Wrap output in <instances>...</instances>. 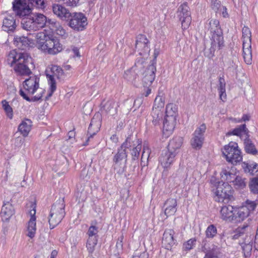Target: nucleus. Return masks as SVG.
Returning <instances> with one entry per match:
<instances>
[{
	"instance_id": "1",
	"label": "nucleus",
	"mask_w": 258,
	"mask_h": 258,
	"mask_svg": "<svg viewBox=\"0 0 258 258\" xmlns=\"http://www.w3.org/2000/svg\"><path fill=\"white\" fill-rule=\"evenodd\" d=\"M31 59V57L27 53L13 50L9 53L7 60L17 74L28 76L32 73L29 68Z\"/></svg>"
},
{
	"instance_id": "2",
	"label": "nucleus",
	"mask_w": 258,
	"mask_h": 258,
	"mask_svg": "<svg viewBox=\"0 0 258 258\" xmlns=\"http://www.w3.org/2000/svg\"><path fill=\"white\" fill-rule=\"evenodd\" d=\"M37 47L44 53L54 55L62 50L59 42L50 37L44 32H39L33 34Z\"/></svg>"
},
{
	"instance_id": "3",
	"label": "nucleus",
	"mask_w": 258,
	"mask_h": 258,
	"mask_svg": "<svg viewBox=\"0 0 258 258\" xmlns=\"http://www.w3.org/2000/svg\"><path fill=\"white\" fill-rule=\"evenodd\" d=\"M24 90H20V94L27 101H36L42 97L43 90L39 88V78L33 76L23 82Z\"/></svg>"
},
{
	"instance_id": "4",
	"label": "nucleus",
	"mask_w": 258,
	"mask_h": 258,
	"mask_svg": "<svg viewBox=\"0 0 258 258\" xmlns=\"http://www.w3.org/2000/svg\"><path fill=\"white\" fill-rule=\"evenodd\" d=\"M64 207L63 199H59L52 206L48 217L50 229L54 228L64 218L66 214Z\"/></svg>"
},
{
	"instance_id": "5",
	"label": "nucleus",
	"mask_w": 258,
	"mask_h": 258,
	"mask_svg": "<svg viewBox=\"0 0 258 258\" xmlns=\"http://www.w3.org/2000/svg\"><path fill=\"white\" fill-rule=\"evenodd\" d=\"M214 192L216 195V201L218 202L227 203L233 199L232 187L227 182H218Z\"/></svg>"
},
{
	"instance_id": "6",
	"label": "nucleus",
	"mask_w": 258,
	"mask_h": 258,
	"mask_svg": "<svg viewBox=\"0 0 258 258\" xmlns=\"http://www.w3.org/2000/svg\"><path fill=\"white\" fill-rule=\"evenodd\" d=\"M242 38L243 40V57L245 62L247 64H250L252 63L251 32L247 27L244 26L242 28Z\"/></svg>"
},
{
	"instance_id": "7",
	"label": "nucleus",
	"mask_w": 258,
	"mask_h": 258,
	"mask_svg": "<svg viewBox=\"0 0 258 258\" xmlns=\"http://www.w3.org/2000/svg\"><path fill=\"white\" fill-rule=\"evenodd\" d=\"M222 153L226 160L233 164L242 160L241 152L238 149L237 144L235 142H230L228 145L225 146Z\"/></svg>"
},
{
	"instance_id": "8",
	"label": "nucleus",
	"mask_w": 258,
	"mask_h": 258,
	"mask_svg": "<svg viewBox=\"0 0 258 258\" xmlns=\"http://www.w3.org/2000/svg\"><path fill=\"white\" fill-rule=\"evenodd\" d=\"M250 229V227L248 225H243L242 227H238L232 236V239H236L240 238L239 241V244L240 245L253 244V236L248 233Z\"/></svg>"
},
{
	"instance_id": "9",
	"label": "nucleus",
	"mask_w": 258,
	"mask_h": 258,
	"mask_svg": "<svg viewBox=\"0 0 258 258\" xmlns=\"http://www.w3.org/2000/svg\"><path fill=\"white\" fill-rule=\"evenodd\" d=\"M51 74H47V77L48 79L50 89L46 99H48L51 97L53 92L56 90V82L54 78L60 79L63 75V70L61 68L57 66L51 65L50 68Z\"/></svg>"
},
{
	"instance_id": "10",
	"label": "nucleus",
	"mask_w": 258,
	"mask_h": 258,
	"mask_svg": "<svg viewBox=\"0 0 258 258\" xmlns=\"http://www.w3.org/2000/svg\"><path fill=\"white\" fill-rule=\"evenodd\" d=\"M69 20L70 21L69 26L77 31L84 30L88 24L87 18L81 13H71V16Z\"/></svg>"
},
{
	"instance_id": "11",
	"label": "nucleus",
	"mask_w": 258,
	"mask_h": 258,
	"mask_svg": "<svg viewBox=\"0 0 258 258\" xmlns=\"http://www.w3.org/2000/svg\"><path fill=\"white\" fill-rule=\"evenodd\" d=\"M177 14L181 21L182 28L184 29H187L190 24L191 18L189 8L186 3H183L179 7Z\"/></svg>"
},
{
	"instance_id": "12",
	"label": "nucleus",
	"mask_w": 258,
	"mask_h": 258,
	"mask_svg": "<svg viewBox=\"0 0 258 258\" xmlns=\"http://www.w3.org/2000/svg\"><path fill=\"white\" fill-rule=\"evenodd\" d=\"M206 129V125L203 123L195 131L190 142L193 148L199 150L202 148L204 140V134Z\"/></svg>"
},
{
	"instance_id": "13",
	"label": "nucleus",
	"mask_w": 258,
	"mask_h": 258,
	"mask_svg": "<svg viewBox=\"0 0 258 258\" xmlns=\"http://www.w3.org/2000/svg\"><path fill=\"white\" fill-rule=\"evenodd\" d=\"M13 4L14 11L20 17L27 16L31 13V9L25 0H15Z\"/></svg>"
},
{
	"instance_id": "14",
	"label": "nucleus",
	"mask_w": 258,
	"mask_h": 258,
	"mask_svg": "<svg viewBox=\"0 0 258 258\" xmlns=\"http://www.w3.org/2000/svg\"><path fill=\"white\" fill-rule=\"evenodd\" d=\"M149 40L146 36L139 35L136 40V50L139 54L143 56H147L150 52L149 47Z\"/></svg>"
},
{
	"instance_id": "15",
	"label": "nucleus",
	"mask_w": 258,
	"mask_h": 258,
	"mask_svg": "<svg viewBox=\"0 0 258 258\" xmlns=\"http://www.w3.org/2000/svg\"><path fill=\"white\" fill-rule=\"evenodd\" d=\"M211 46L210 48V55L208 56L211 57L214 56L216 49H220L224 46V39L222 34H215L211 35Z\"/></svg>"
},
{
	"instance_id": "16",
	"label": "nucleus",
	"mask_w": 258,
	"mask_h": 258,
	"mask_svg": "<svg viewBox=\"0 0 258 258\" xmlns=\"http://www.w3.org/2000/svg\"><path fill=\"white\" fill-rule=\"evenodd\" d=\"M35 214V207L33 205L32 209L29 211L31 217L28 222L26 233V235L31 238H33L35 236L36 231Z\"/></svg>"
},
{
	"instance_id": "17",
	"label": "nucleus",
	"mask_w": 258,
	"mask_h": 258,
	"mask_svg": "<svg viewBox=\"0 0 258 258\" xmlns=\"http://www.w3.org/2000/svg\"><path fill=\"white\" fill-rule=\"evenodd\" d=\"M101 125V116L100 114L97 113L92 118L88 130L89 135L88 140L100 130Z\"/></svg>"
},
{
	"instance_id": "18",
	"label": "nucleus",
	"mask_w": 258,
	"mask_h": 258,
	"mask_svg": "<svg viewBox=\"0 0 258 258\" xmlns=\"http://www.w3.org/2000/svg\"><path fill=\"white\" fill-rule=\"evenodd\" d=\"M156 71V67L153 63L145 71L143 78V83L145 87H149L152 84L155 78Z\"/></svg>"
},
{
	"instance_id": "19",
	"label": "nucleus",
	"mask_w": 258,
	"mask_h": 258,
	"mask_svg": "<svg viewBox=\"0 0 258 258\" xmlns=\"http://www.w3.org/2000/svg\"><path fill=\"white\" fill-rule=\"evenodd\" d=\"M176 155L174 152L168 149L162 152L159 158V162L164 168H168L174 162Z\"/></svg>"
},
{
	"instance_id": "20",
	"label": "nucleus",
	"mask_w": 258,
	"mask_h": 258,
	"mask_svg": "<svg viewBox=\"0 0 258 258\" xmlns=\"http://www.w3.org/2000/svg\"><path fill=\"white\" fill-rule=\"evenodd\" d=\"M235 207L231 205L223 206L220 210V218L227 222H234Z\"/></svg>"
},
{
	"instance_id": "21",
	"label": "nucleus",
	"mask_w": 258,
	"mask_h": 258,
	"mask_svg": "<svg viewBox=\"0 0 258 258\" xmlns=\"http://www.w3.org/2000/svg\"><path fill=\"white\" fill-rule=\"evenodd\" d=\"M118 105L111 99L103 100L101 104V111L110 115H114L117 113Z\"/></svg>"
},
{
	"instance_id": "22",
	"label": "nucleus",
	"mask_w": 258,
	"mask_h": 258,
	"mask_svg": "<svg viewBox=\"0 0 258 258\" xmlns=\"http://www.w3.org/2000/svg\"><path fill=\"white\" fill-rule=\"evenodd\" d=\"M14 44L18 48L25 50L29 47H32L35 43L27 37L17 36L14 38Z\"/></svg>"
},
{
	"instance_id": "23",
	"label": "nucleus",
	"mask_w": 258,
	"mask_h": 258,
	"mask_svg": "<svg viewBox=\"0 0 258 258\" xmlns=\"http://www.w3.org/2000/svg\"><path fill=\"white\" fill-rule=\"evenodd\" d=\"M47 26L53 32H55L57 35L60 36L63 38H66L68 35L66 30L59 22L49 19L47 21Z\"/></svg>"
},
{
	"instance_id": "24",
	"label": "nucleus",
	"mask_w": 258,
	"mask_h": 258,
	"mask_svg": "<svg viewBox=\"0 0 258 258\" xmlns=\"http://www.w3.org/2000/svg\"><path fill=\"white\" fill-rule=\"evenodd\" d=\"M16 20L12 15L6 16L3 20L2 29L9 33L14 32L17 27Z\"/></svg>"
},
{
	"instance_id": "25",
	"label": "nucleus",
	"mask_w": 258,
	"mask_h": 258,
	"mask_svg": "<svg viewBox=\"0 0 258 258\" xmlns=\"http://www.w3.org/2000/svg\"><path fill=\"white\" fill-rule=\"evenodd\" d=\"M53 13L58 17L65 20H69L71 13L66 8L59 4H53L52 6Z\"/></svg>"
},
{
	"instance_id": "26",
	"label": "nucleus",
	"mask_w": 258,
	"mask_h": 258,
	"mask_svg": "<svg viewBox=\"0 0 258 258\" xmlns=\"http://www.w3.org/2000/svg\"><path fill=\"white\" fill-rule=\"evenodd\" d=\"M14 213V209L12 205L8 202L4 203L0 213L2 221H8Z\"/></svg>"
},
{
	"instance_id": "27",
	"label": "nucleus",
	"mask_w": 258,
	"mask_h": 258,
	"mask_svg": "<svg viewBox=\"0 0 258 258\" xmlns=\"http://www.w3.org/2000/svg\"><path fill=\"white\" fill-rule=\"evenodd\" d=\"M172 229H167L164 231L162 238V244L166 249H170L174 244V234Z\"/></svg>"
},
{
	"instance_id": "28",
	"label": "nucleus",
	"mask_w": 258,
	"mask_h": 258,
	"mask_svg": "<svg viewBox=\"0 0 258 258\" xmlns=\"http://www.w3.org/2000/svg\"><path fill=\"white\" fill-rule=\"evenodd\" d=\"M177 203L175 199L169 198L164 203V214L166 216L173 215L177 210Z\"/></svg>"
},
{
	"instance_id": "29",
	"label": "nucleus",
	"mask_w": 258,
	"mask_h": 258,
	"mask_svg": "<svg viewBox=\"0 0 258 258\" xmlns=\"http://www.w3.org/2000/svg\"><path fill=\"white\" fill-rule=\"evenodd\" d=\"M176 118L172 117H165L163 122V134L166 136H169L173 131L176 124Z\"/></svg>"
},
{
	"instance_id": "30",
	"label": "nucleus",
	"mask_w": 258,
	"mask_h": 258,
	"mask_svg": "<svg viewBox=\"0 0 258 258\" xmlns=\"http://www.w3.org/2000/svg\"><path fill=\"white\" fill-rule=\"evenodd\" d=\"M249 210L245 207H235L234 222H240L244 220L249 215Z\"/></svg>"
},
{
	"instance_id": "31",
	"label": "nucleus",
	"mask_w": 258,
	"mask_h": 258,
	"mask_svg": "<svg viewBox=\"0 0 258 258\" xmlns=\"http://www.w3.org/2000/svg\"><path fill=\"white\" fill-rule=\"evenodd\" d=\"M183 138L180 137H175L170 141L168 149L177 154L183 143Z\"/></svg>"
},
{
	"instance_id": "32",
	"label": "nucleus",
	"mask_w": 258,
	"mask_h": 258,
	"mask_svg": "<svg viewBox=\"0 0 258 258\" xmlns=\"http://www.w3.org/2000/svg\"><path fill=\"white\" fill-rule=\"evenodd\" d=\"M21 25L23 29L27 31H36L32 15L24 17L22 20Z\"/></svg>"
},
{
	"instance_id": "33",
	"label": "nucleus",
	"mask_w": 258,
	"mask_h": 258,
	"mask_svg": "<svg viewBox=\"0 0 258 258\" xmlns=\"http://www.w3.org/2000/svg\"><path fill=\"white\" fill-rule=\"evenodd\" d=\"M32 17L34 19V23L35 24L36 30H38L42 28L45 25H47L46 17L43 14L37 13L32 14Z\"/></svg>"
},
{
	"instance_id": "34",
	"label": "nucleus",
	"mask_w": 258,
	"mask_h": 258,
	"mask_svg": "<svg viewBox=\"0 0 258 258\" xmlns=\"http://www.w3.org/2000/svg\"><path fill=\"white\" fill-rule=\"evenodd\" d=\"M202 250L206 252L205 258H218L219 248L217 246L212 245V247H207L205 243L202 247Z\"/></svg>"
},
{
	"instance_id": "35",
	"label": "nucleus",
	"mask_w": 258,
	"mask_h": 258,
	"mask_svg": "<svg viewBox=\"0 0 258 258\" xmlns=\"http://www.w3.org/2000/svg\"><path fill=\"white\" fill-rule=\"evenodd\" d=\"M32 122L30 119H25L22 121L18 127L19 131L25 137L28 135L31 130Z\"/></svg>"
},
{
	"instance_id": "36",
	"label": "nucleus",
	"mask_w": 258,
	"mask_h": 258,
	"mask_svg": "<svg viewBox=\"0 0 258 258\" xmlns=\"http://www.w3.org/2000/svg\"><path fill=\"white\" fill-rule=\"evenodd\" d=\"M231 170H232V169H230L229 167L222 168L220 173L221 181H227L228 183L233 181L235 175Z\"/></svg>"
},
{
	"instance_id": "37",
	"label": "nucleus",
	"mask_w": 258,
	"mask_h": 258,
	"mask_svg": "<svg viewBox=\"0 0 258 258\" xmlns=\"http://www.w3.org/2000/svg\"><path fill=\"white\" fill-rule=\"evenodd\" d=\"M208 30L211 35L215 34H222V31L219 25V22L216 19H211L208 24Z\"/></svg>"
},
{
	"instance_id": "38",
	"label": "nucleus",
	"mask_w": 258,
	"mask_h": 258,
	"mask_svg": "<svg viewBox=\"0 0 258 258\" xmlns=\"http://www.w3.org/2000/svg\"><path fill=\"white\" fill-rule=\"evenodd\" d=\"M127 154L124 149H120L118 150L117 153L115 155L113 158V162L114 163V168H115L117 165L121 164L122 161L124 160H126Z\"/></svg>"
},
{
	"instance_id": "39",
	"label": "nucleus",
	"mask_w": 258,
	"mask_h": 258,
	"mask_svg": "<svg viewBox=\"0 0 258 258\" xmlns=\"http://www.w3.org/2000/svg\"><path fill=\"white\" fill-rule=\"evenodd\" d=\"M151 115L152 118V121L156 125L162 119L163 115V110H160L158 108H153Z\"/></svg>"
},
{
	"instance_id": "40",
	"label": "nucleus",
	"mask_w": 258,
	"mask_h": 258,
	"mask_svg": "<svg viewBox=\"0 0 258 258\" xmlns=\"http://www.w3.org/2000/svg\"><path fill=\"white\" fill-rule=\"evenodd\" d=\"M177 112V107L176 105L173 103H169L167 105L166 108V117H172L176 118Z\"/></svg>"
},
{
	"instance_id": "41",
	"label": "nucleus",
	"mask_w": 258,
	"mask_h": 258,
	"mask_svg": "<svg viewBox=\"0 0 258 258\" xmlns=\"http://www.w3.org/2000/svg\"><path fill=\"white\" fill-rule=\"evenodd\" d=\"M136 143L133 145V150L132 152V155L133 159L135 160L138 159L140 151L142 148V141L141 140H136Z\"/></svg>"
},
{
	"instance_id": "42",
	"label": "nucleus",
	"mask_w": 258,
	"mask_h": 258,
	"mask_svg": "<svg viewBox=\"0 0 258 258\" xmlns=\"http://www.w3.org/2000/svg\"><path fill=\"white\" fill-rule=\"evenodd\" d=\"M249 186L251 192L257 195L256 200H258V178H253L249 182Z\"/></svg>"
},
{
	"instance_id": "43",
	"label": "nucleus",
	"mask_w": 258,
	"mask_h": 258,
	"mask_svg": "<svg viewBox=\"0 0 258 258\" xmlns=\"http://www.w3.org/2000/svg\"><path fill=\"white\" fill-rule=\"evenodd\" d=\"M245 149L247 153L252 154H255L257 153V150L255 148L254 145L249 140H245L244 141Z\"/></svg>"
},
{
	"instance_id": "44",
	"label": "nucleus",
	"mask_w": 258,
	"mask_h": 258,
	"mask_svg": "<svg viewBox=\"0 0 258 258\" xmlns=\"http://www.w3.org/2000/svg\"><path fill=\"white\" fill-rule=\"evenodd\" d=\"M232 182H233L234 185L235 186L236 188L240 189H242L245 187L246 183L245 179L242 178L240 176H235V178L233 179V181Z\"/></svg>"
},
{
	"instance_id": "45",
	"label": "nucleus",
	"mask_w": 258,
	"mask_h": 258,
	"mask_svg": "<svg viewBox=\"0 0 258 258\" xmlns=\"http://www.w3.org/2000/svg\"><path fill=\"white\" fill-rule=\"evenodd\" d=\"M97 243V238H88L86 247L90 253H92Z\"/></svg>"
},
{
	"instance_id": "46",
	"label": "nucleus",
	"mask_w": 258,
	"mask_h": 258,
	"mask_svg": "<svg viewBox=\"0 0 258 258\" xmlns=\"http://www.w3.org/2000/svg\"><path fill=\"white\" fill-rule=\"evenodd\" d=\"M3 108L4 109L7 116L12 119L13 116L12 108L9 104V103L6 100H3L2 102Z\"/></svg>"
},
{
	"instance_id": "47",
	"label": "nucleus",
	"mask_w": 258,
	"mask_h": 258,
	"mask_svg": "<svg viewBox=\"0 0 258 258\" xmlns=\"http://www.w3.org/2000/svg\"><path fill=\"white\" fill-rule=\"evenodd\" d=\"M136 140H140L136 138L133 137H128L126 139L125 141L122 144L121 148L122 149L129 148L133 147V145L136 143Z\"/></svg>"
},
{
	"instance_id": "48",
	"label": "nucleus",
	"mask_w": 258,
	"mask_h": 258,
	"mask_svg": "<svg viewBox=\"0 0 258 258\" xmlns=\"http://www.w3.org/2000/svg\"><path fill=\"white\" fill-rule=\"evenodd\" d=\"M247 131H248L246 127V125L244 124L240 125L238 127L235 128L232 132L228 133L227 135L240 136L243 133H245L247 132Z\"/></svg>"
},
{
	"instance_id": "49",
	"label": "nucleus",
	"mask_w": 258,
	"mask_h": 258,
	"mask_svg": "<svg viewBox=\"0 0 258 258\" xmlns=\"http://www.w3.org/2000/svg\"><path fill=\"white\" fill-rule=\"evenodd\" d=\"M217 233V228L213 224L209 225L206 230V235L207 238H213L216 235Z\"/></svg>"
},
{
	"instance_id": "50",
	"label": "nucleus",
	"mask_w": 258,
	"mask_h": 258,
	"mask_svg": "<svg viewBox=\"0 0 258 258\" xmlns=\"http://www.w3.org/2000/svg\"><path fill=\"white\" fill-rule=\"evenodd\" d=\"M137 74L133 69L128 70L124 72L123 77L124 79L130 82H133L137 77Z\"/></svg>"
},
{
	"instance_id": "51",
	"label": "nucleus",
	"mask_w": 258,
	"mask_h": 258,
	"mask_svg": "<svg viewBox=\"0 0 258 258\" xmlns=\"http://www.w3.org/2000/svg\"><path fill=\"white\" fill-rule=\"evenodd\" d=\"M164 106V101L160 96H157L154 101V104L153 108H158L160 110H163Z\"/></svg>"
},
{
	"instance_id": "52",
	"label": "nucleus",
	"mask_w": 258,
	"mask_h": 258,
	"mask_svg": "<svg viewBox=\"0 0 258 258\" xmlns=\"http://www.w3.org/2000/svg\"><path fill=\"white\" fill-rule=\"evenodd\" d=\"M252 245L253 244L240 245L242 249V252L245 257H249L251 255V251L252 249Z\"/></svg>"
},
{
	"instance_id": "53",
	"label": "nucleus",
	"mask_w": 258,
	"mask_h": 258,
	"mask_svg": "<svg viewBox=\"0 0 258 258\" xmlns=\"http://www.w3.org/2000/svg\"><path fill=\"white\" fill-rule=\"evenodd\" d=\"M45 0H28L29 3L34 7L43 9L45 8Z\"/></svg>"
},
{
	"instance_id": "54",
	"label": "nucleus",
	"mask_w": 258,
	"mask_h": 258,
	"mask_svg": "<svg viewBox=\"0 0 258 258\" xmlns=\"http://www.w3.org/2000/svg\"><path fill=\"white\" fill-rule=\"evenodd\" d=\"M257 200H255V201H251L249 200H247L245 202V205L243 206V207H245L249 210V213H250L251 212L253 211L257 205V203L256 202Z\"/></svg>"
},
{
	"instance_id": "55",
	"label": "nucleus",
	"mask_w": 258,
	"mask_h": 258,
	"mask_svg": "<svg viewBox=\"0 0 258 258\" xmlns=\"http://www.w3.org/2000/svg\"><path fill=\"white\" fill-rule=\"evenodd\" d=\"M196 241L195 238H191L185 242L183 245V250L187 251L191 249L195 244Z\"/></svg>"
},
{
	"instance_id": "56",
	"label": "nucleus",
	"mask_w": 258,
	"mask_h": 258,
	"mask_svg": "<svg viewBox=\"0 0 258 258\" xmlns=\"http://www.w3.org/2000/svg\"><path fill=\"white\" fill-rule=\"evenodd\" d=\"M98 232L97 227L95 226H90L88 231L89 238H97L96 235Z\"/></svg>"
},
{
	"instance_id": "57",
	"label": "nucleus",
	"mask_w": 258,
	"mask_h": 258,
	"mask_svg": "<svg viewBox=\"0 0 258 258\" xmlns=\"http://www.w3.org/2000/svg\"><path fill=\"white\" fill-rule=\"evenodd\" d=\"M211 8L216 12L222 9L221 2L218 0H212Z\"/></svg>"
},
{
	"instance_id": "58",
	"label": "nucleus",
	"mask_w": 258,
	"mask_h": 258,
	"mask_svg": "<svg viewBox=\"0 0 258 258\" xmlns=\"http://www.w3.org/2000/svg\"><path fill=\"white\" fill-rule=\"evenodd\" d=\"M150 153V150L149 148L147 146H144L143 151L141 157L142 162H143V160L148 159L149 155Z\"/></svg>"
},
{
	"instance_id": "59",
	"label": "nucleus",
	"mask_w": 258,
	"mask_h": 258,
	"mask_svg": "<svg viewBox=\"0 0 258 258\" xmlns=\"http://www.w3.org/2000/svg\"><path fill=\"white\" fill-rule=\"evenodd\" d=\"M226 83L224 78L220 77L219 79V85L218 90V91L226 90L225 89Z\"/></svg>"
},
{
	"instance_id": "60",
	"label": "nucleus",
	"mask_w": 258,
	"mask_h": 258,
	"mask_svg": "<svg viewBox=\"0 0 258 258\" xmlns=\"http://www.w3.org/2000/svg\"><path fill=\"white\" fill-rule=\"evenodd\" d=\"M123 236L121 235L118 237L117 241L116 242V246L118 250H122L123 248Z\"/></svg>"
},
{
	"instance_id": "61",
	"label": "nucleus",
	"mask_w": 258,
	"mask_h": 258,
	"mask_svg": "<svg viewBox=\"0 0 258 258\" xmlns=\"http://www.w3.org/2000/svg\"><path fill=\"white\" fill-rule=\"evenodd\" d=\"M220 99L223 102L226 100V90L219 91Z\"/></svg>"
},
{
	"instance_id": "62",
	"label": "nucleus",
	"mask_w": 258,
	"mask_h": 258,
	"mask_svg": "<svg viewBox=\"0 0 258 258\" xmlns=\"http://www.w3.org/2000/svg\"><path fill=\"white\" fill-rule=\"evenodd\" d=\"M133 258H148V254L144 252L141 253L139 255H135L133 256Z\"/></svg>"
},
{
	"instance_id": "63",
	"label": "nucleus",
	"mask_w": 258,
	"mask_h": 258,
	"mask_svg": "<svg viewBox=\"0 0 258 258\" xmlns=\"http://www.w3.org/2000/svg\"><path fill=\"white\" fill-rule=\"evenodd\" d=\"M24 143V140L21 138H17L15 141V145L16 146L20 147Z\"/></svg>"
},
{
	"instance_id": "64",
	"label": "nucleus",
	"mask_w": 258,
	"mask_h": 258,
	"mask_svg": "<svg viewBox=\"0 0 258 258\" xmlns=\"http://www.w3.org/2000/svg\"><path fill=\"white\" fill-rule=\"evenodd\" d=\"M249 117H250V116L248 115L244 114L242 116V118L240 120H239L238 121V122H241L242 121H245L249 120Z\"/></svg>"
}]
</instances>
